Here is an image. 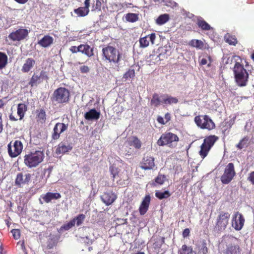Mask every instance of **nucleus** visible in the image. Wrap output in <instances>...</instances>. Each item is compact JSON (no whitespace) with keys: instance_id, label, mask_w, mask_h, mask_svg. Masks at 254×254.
<instances>
[{"instance_id":"obj_45","label":"nucleus","mask_w":254,"mask_h":254,"mask_svg":"<svg viewBox=\"0 0 254 254\" xmlns=\"http://www.w3.org/2000/svg\"><path fill=\"white\" fill-rule=\"evenodd\" d=\"M85 218V215L83 214H80L77 215L72 220H75V223L76 222L77 226L80 225L84 221Z\"/></svg>"},{"instance_id":"obj_28","label":"nucleus","mask_w":254,"mask_h":254,"mask_svg":"<svg viewBox=\"0 0 254 254\" xmlns=\"http://www.w3.org/2000/svg\"><path fill=\"white\" fill-rule=\"evenodd\" d=\"M128 144L129 146H133L137 149H140L142 145L141 141L135 136L129 138L128 140Z\"/></svg>"},{"instance_id":"obj_30","label":"nucleus","mask_w":254,"mask_h":254,"mask_svg":"<svg viewBox=\"0 0 254 254\" xmlns=\"http://www.w3.org/2000/svg\"><path fill=\"white\" fill-rule=\"evenodd\" d=\"M27 111V106L24 103H19L17 105V115L19 117V120H22L26 112Z\"/></svg>"},{"instance_id":"obj_20","label":"nucleus","mask_w":254,"mask_h":254,"mask_svg":"<svg viewBox=\"0 0 254 254\" xmlns=\"http://www.w3.org/2000/svg\"><path fill=\"white\" fill-rule=\"evenodd\" d=\"M150 196L149 194L146 195L143 198L139 208V213L141 215H144L148 209L150 203Z\"/></svg>"},{"instance_id":"obj_9","label":"nucleus","mask_w":254,"mask_h":254,"mask_svg":"<svg viewBox=\"0 0 254 254\" xmlns=\"http://www.w3.org/2000/svg\"><path fill=\"white\" fill-rule=\"evenodd\" d=\"M230 214L227 212H219L216 221L215 228L219 231L224 230L229 223Z\"/></svg>"},{"instance_id":"obj_16","label":"nucleus","mask_w":254,"mask_h":254,"mask_svg":"<svg viewBox=\"0 0 254 254\" xmlns=\"http://www.w3.org/2000/svg\"><path fill=\"white\" fill-rule=\"evenodd\" d=\"M156 37L155 33H152L147 36L140 38L139 40L140 47L144 48L148 47L149 45V40L151 44L154 45Z\"/></svg>"},{"instance_id":"obj_41","label":"nucleus","mask_w":254,"mask_h":254,"mask_svg":"<svg viewBox=\"0 0 254 254\" xmlns=\"http://www.w3.org/2000/svg\"><path fill=\"white\" fill-rule=\"evenodd\" d=\"M210 150V148L202 143L200 146V150L199 152L201 158L204 159L207 155Z\"/></svg>"},{"instance_id":"obj_50","label":"nucleus","mask_w":254,"mask_h":254,"mask_svg":"<svg viewBox=\"0 0 254 254\" xmlns=\"http://www.w3.org/2000/svg\"><path fill=\"white\" fill-rule=\"evenodd\" d=\"M11 232L12 233L13 237L14 239L18 240V239L20 238V231L19 229H12L11 231Z\"/></svg>"},{"instance_id":"obj_33","label":"nucleus","mask_w":254,"mask_h":254,"mask_svg":"<svg viewBox=\"0 0 254 254\" xmlns=\"http://www.w3.org/2000/svg\"><path fill=\"white\" fill-rule=\"evenodd\" d=\"M197 24L203 30L208 31L211 29L210 25L202 18L197 19Z\"/></svg>"},{"instance_id":"obj_57","label":"nucleus","mask_w":254,"mask_h":254,"mask_svg":"<svg viewBox=\"0 0 254 254\" xmlns=\"http://www.w3.org/2000/svg\"><path fill=\"white\" fill-rule=\"evenodd\" d=\"M164 118H165L164 120H165V122H166V124H167L168 122H169L171 120V114L169 113H166L165 115Z\"/></svg>"},{"instance_id":"obj_48","label":"nucleus","mask_w":254,"mask_h":254,"mask_svg":"<svg viewBox=\"0 0 254 254\" xmlns=\"http://www.w3.org/2000/svg\"><path fill=\"white\" fill-rule=\"evenodd\" d=\"M75 225V220H71L67 223L61 227V229L64 230H68Z\"/></svg>"},{"instance_id":"obj_58","label":"nucleus","mask_w":254,"mask_h":254,"mask_svg":"<svg viewBox=\"0 0 254 254\" xmlns=\"http://www.w3.org/2000/svg\"><path fill=\"white\" fill-rule=\"evenodd\" d=\"M248 180L253 184H254V172H252L250 173V176L248 178Z\"/></svg>"},{"instance_id":"obj_63","label":"nucleus","mask_w":254,"mask_h":254,"mask_svg":"<svg viewBox=\"0 0 254 254\" xmlns=\"http://www.w3.org/2000/svg\"><path fill=\"white\" fill-rule=\"evenodd\" d=\"M207 58H208V60H209V63H208V64H207V66H208V67H210V66H211V63H212V60L211 57L210 56H208L207 57Z\"/></svg>"},{"instance_id":"obj_38","label":"nucleus","mask_w":254,"mask_h":254,"mask_svg":"<svg viewBox=\"0 0 254 254\" xmlns=\"http://www.w3.org/2000/svg\"><path fill=\"white\" fill-rule=\"evenodd\" d=\"M162 103V101L160 100V98L159 95L157 93H154L152 98L150 101V104L152 106L157 107L159 106Z\"/></svg>"},{"instance_id":"obj_36","label":"nucleus","mask_w":254,"mask_h":254,"mask_svg":"<svg viewBox=\"0 0 254 254\" xmlns=\"http://www.w3.org/2000/svg\"><path fill=\"white\" fill-rule=\"evenodd\" d=\"M8 57L5 53L0 52V70L5 68L7 64Z\"/></svg>"},{"instance_id":"obj_34","label":"nucleus","mask_w":254,"mask_h":254,"mask_svg":"<svg viewBox=\"0 0 254 254\" xmlns=\"http://www.w3.org/2000/svg\"><path fill=\"white\" fill-rule=\"evenodd\" d=\"M126 20L127 22L133 23L139 19L138 14L133 13H128L125 16Z\"/></svg>"},{"instance_id":"obj_26","label":"nucleus","mask_w":254,"mask_h":254,"mask_svg":"<svg viewBox=\"0 0 254 254\" xmlns=\"http://www.w3.org/2000/svg\"><path fill=\"white\" fill-rule=\"evenodd\" d=\"M162 98V103L165 105H171L172 104H177L178 102V99L168 94H163L161 95Z\"/></svg>"},{"instance_id":"obj_37","label":"nucleus","mask_w":254,"mask_h":254,"mask_svg":"<svg viewBox=\"0 0 254 254\" xmlns=\"http://www.w3.org/2000/svg\"><path fill=\"white\" fill-rule=\"evenodd\" d=\"M224 39L226 42L228 43L229 45L235 46L238 42L235 36L230 35L228 33L225 35Z\"/></svg>"},{"instance_id":"obj_61","label":"nucleus","mask_w":254,"mask_h":254,"mask_svg":"<svg viewBox=\"0 0 254 254\" xmlns=\"http://www.w3.org/2000/svg\"><path fill=\"white\" fill-rule=\"evenodd\" d=\"M16 2L23 4L26 3L29 0H14Z\"/></svg>"},{"instance_id":"obj_17","label":"nucleus","mask_w":254,"mask_h":254,"mask_svg":"<svg viewBox=\"0 0 254 254\" xmlns=\"http://www.w3.org/2000/svg\"><path fill=\"white\" fill-rule=\"evenodd\" d=\"M101 197L102 201L106 205H110L115 201L117 196L114 192L111 191L104 192Z\"/></svg>"},{"instance_id":"obj_25","label":"nucleus","mask_w":254,"mask_h":254,"mask_svg":"<svg viewBox=\"0 0 254 254\" xmlns=\"http://www.w3.org/2000/svg\"><path fill=\"white\" fill-rule=\"evenodd\" d=\"M53 41V38L50 35H47L44 36L40 40H39L38 44L42 47L47 48L52 44Z\"/></svg>"},{"instance_id":"obj_40","label":"nucleus","mask_w":254,"mask_h":254,"mask_svg":"<svg viewBox=\"0 0 254 254\" xmlns=\"http://www.w3.org/2000/svg\"><path fill=\"white\" fill-rule=\"evenodd\" d=\"M74 12L79 17H84L88 15L89 11L83 7H79L74 9Z\"/></svg>"},{"instance_id":"obj_39","label":"nucleus","mask_w":254,"mask_h":254,"mask_svg":"<svg viewBox=\"0 0 254 254\" xmlns=\"http://www.w3.org/2000/svg\"><path fill=\"white\" fill-rule=\"evenodd\" d=\"M171 196V193L169 190H165L162 192L159 190H157L155 192V196L158 199L161 200L164 198H167Z\"/></svg>"},{"instance_id":"obj_51","label":"nucleus","mask_w":254,"mask_h":254,"mask_svg":"<svg viewBox=\"0 0 254 254\" xmlns=\"http://www.w3.org/2000/svg\"><path fill=\"white\" fill-rule=\"evenodd\" d=\"M80 72L82 73H88L89 70V67L87 65H82L80 67Z\"/></svg>"},{"instance_id":"obj_53","label":"nucleus","mask_w":254,"mask_h":254,"mask_svg":"<svg viewBox=\"0 0 254 254\" xmlns=\"http://www.w3.org/2000/svg\"><path fill=\"white\" fill-rule=\"evenodd\" d=\"M157 121L159 124L162 125H164L166 124V122H165V120L161 116H158Z\"/></svg>"},{"instance_id":"obj_32","label":"nucleus","mask_w":254,"mask_h":254,"mask_svg":"<svg viewBox=\"0 0 254 254\" xmlns=\"http://www.w3.org/2000/svg\"><path fill=\"white\" fill-rule=\"evenodd\" d=\"M189 45L198 49H203L204 47V43L200 40L192 39L189 42Z\"/></svg>"},{"instance_id":"obj_64","label":"nucleus","mask_w":254,"mask_h":254,"mask_svg":"<svg viewBox=\"0 0 254 254\" xmlns=\"http://www.w3.org/2000/svg\"><path fill=\"white\" fill-rule=\"evenodd\" d=\"M9 119L12 121H17V119L15 118V117L13 115H12V114L10 115Z\"/></svg>"},{"instance_id":"obj_47","label":"nucleus","mask_w":254,"mask_h":254,"mask_svg":"<svg viewBox=\"0 0 254 254\" xmlns=\"http://www.w3.org/2000/svg\"><path fill=\"white\" fill-rule=\"evenodd\" d=\"M164 243V238L163 237H162L161 238H159V239H157L156 242H155L153 245V248L155 249V250H159L162 245Z\"/></svg>"},{"instance_id":"obj_13","label":"nucleus","mask_w":254,"mask_h":254,"mask_svg":"<svg viewBox=\"0 0 254 254\" xmlns=\"http://www.w3.org/2000/svg\"><path fill=\"white\" fill-rule=\"evenodd\" d=\"M29 31L26 29L19 28L11 32L8 38L12 41H20L25 39L28 35Z\"/></svg>"},{"instance_id":"obj_1","label":"nucleus","mask_w":254,"mask_h":254,"mask_svg":"<svg viewBox=\"0 0 254 254\" xmlns=\"http://www.w3.org/2000/svg\"><path fill=\"white\" fill-rule=\"evenodd\" d=\"M44 158L43 151H29L24 156V163L28 168H36L43 161Z\"/></svg>"},{"instance_id":"obj_46","label":"nucleus","mask_w":254,"mask_h":254,"mask_svg":"<svg viewBox=\"0 0 254 254\" xmlns=\"http://www.w3.org/2000/svg\"><path fill=\"white\" fill-rule=\"evenodd\" d=\"M249 138L247 137H244L241 139L239 143L236 145L237 147L240 149H242L244 147L247 146V142L248 141Z\"/></svg>"},{"instance_id":"obj_10","label":"nucleus","mask_w":254,"mask_h":254,"mask_svg":"<svg viewBox=\"0 0 254 254\" xmlns=\"http://www.w3.org/2000/svg\"><path fill=\"white\" fill-rule=\"evenodd\" d=\"M49 77L47 71L44 70L35 71L32 75L29 82V85L31 87L37 86L38 84L42 82L43 80L47 81Z\"/></svg>"},{"instance_id":"obj_59","label":"nucleus","mask_w":254,"mask_h":254,"mask_svg":"<svg viewBox=\"0 0 254 254\" xmlns=\"http://www.w3.org/2000/svg\"><path fill=\"white\" fill-rule=\"evenodd\" d=\"M90 0H85L84 1V7L85 9H86L88 11H89V7H90Z\"/></svg>"},{"instance_id":"obj_5","label":"nucleus","mask_w":254,"mask_h":254,"mask_svg":"<svg viewBox=\"0 0 254 254\" xmlns=\"http://www.w3.org/2000/svg\"><path fill=\"white\" fill-rule=\"evenodd\" d=\"M69 91L64 87H59L56 89L51 97V100L56 104H64L69 101Z\"/></svg>"},{"instance_id":"obj_8","label":"nucleus","mask_w":254,"mask_h":254,"mask_svg":"<svg viewBox=\"0 0 254 254\" xmlns=\"http://www.w3.org/2000/svg\"><path fill=\"white\" fill-rule=\"evenodd\" d=\"M23 148V145L21 141H11L7 145L8 155L11 158H15L21 153Z\"/></svg>"},{"instance_id":"obj_23","label":"nucleus","mask_w":254,"mask_h":254,"mask_svg":"<svg viewBox=\"0 0 254 254\" xmlns=\"http://www.w3.org/2000/svg\"><path fill=\"white\" fill-rule=\"evenodd\" d=\"M100 113L95 109H92L86 112L84 115V118L86 120H97L100 118Z\"/></svg>"},{"instance_id":"obj_4","label":"nucleus","mask_w":254,"mask_h":254,"mask_svg":"<svg viewBox=\"0 0 254 254\" xmlns=\"http://www.w3.org/2000/svg\"><path fill=\"white\" fill-rule=\"evenodd\" d=\"M179 141L178 136L171 132H165L163 133L157 141V144L160 146H168L174 148Z\"/></svg>"},{"instance_id":"obj_22","label":"nucleus","mask_w":254,"mask_h":254,"mask_svg":"<svg viewBox=\"0 0 254 254\" xmlns=\"http://www.w3.org/2000/svg\"><path fill=\"white\" fill-rule=\"evenodd\" d=\"M35 64V61L31 58H29L26 59L23 64L21 71L24 73L28 72L33 68Z\"/></svg>"},{"instance_id":"obj_44","label":"nucleus","mask_w":254,"mask_h":254,"mask_svg":"<svg viewBox=\"0 0 254 254\" xmlns=\"http://www.w3.org/2000/svg\"><path fill=\"white\" fill-rule=\"evenodd\" d=\"M135 76V70L133 69H129L123 75V78L127 80L129 78H133Z\"/></svg>"},{"instance_id":"obj_14","label":"nucleus","mask_w":254,"mask_h":254,"mask_svg":"<svg viewBox=\"0 0 254 254\" xmlns=\"http://www.w3.org/2000/svg\"><path fill=\"white\" fill-rule=\"evenodd\" d=\"M155 159L151 155H145L139 163V167L144 170H152L155 166Z\"/></svg>"},{"instance_id":"obj_21","label":"nucleus","mask_w":254,"mask_h":254,"mask_svg":"<svg viewBox=\"0 0 254 254\" xmlns=\"http://www.w3.org/2000/svg\"><path fill=\"white\" fill-rule=\"evenodd\" d=\"M44 202L49 203L53 199H58L61 197V195L58 192H48L41 196Z\"/></svg>"},{"instance_id":"obj_2","label":"nucleus","mask_w":254,"mask_h":254,"mask_svg":"<svg viewBox=\"0 0 254 254\" xmlns=\"http://www.w3.org/2000/svg\"><path fill=\"white\" fill-rule=\"evenodd\" d=\"M235 81L240 87L246 86L248 82L249 73L244 66L238 62L235 64L233 69Z\"/></svg>"},{"instance_id":"obj_24","label":"nucleus","mask_w":254,"mask_h":254,"mask_svg":"<svg viewBox=\"0 0 254 254\" xmlns=\"http://www.w3.org/2000/svg\"><path fill=\"white\" fill-rule=\"evenodd\" d=\"M80 51L82 54L85 55L88 57L94 56L93 48L87 44H80L79 45Z\"/></svg>"},{"instance_id":"obj_19","label":"nucleus","mask_w":254,"mask_h":254,"mask_svg":"<svg viewBox=\"0 0 254 254\" xmlns=\"http://www.w3.org/2000/svg\"><path fill=\"white\" fill-rule=\"evenodd\" d=\"M36 119L38 123L44 124L47 121V115L45 110L42 108L36 110Z\"/></svg>"},{"instance_id":"obj_11","label":"nucleus","mask_w":254,"mask_h":254,"mask_svg":"<svg viewBox=\"0 0 254 254\" xmlns=\"http://www.w3.org/2000/svg\"><path fill=\"white\" fill-rule=\"evenodd\" d=\"M32 175L30 173H18L15 179V186L18 188H22L28 185L31 181Z\"/></svg>"},{"instance_id":"obj_29","label":"nucleus","mask_w":254,"mask_h":254,"mask_svg":"<svg viewBox=\"0 0 254 254\" xmlns=\"http://www.w3.org/2000/svg\"><path fill=\"white\" fill-rule=\"evenodd\" d=\"M224 254H240V247L237 245H230L224 252Z\"/></svg>"},{"instance_id":"obj_12","label":"nucleus","mask_w":254,"mask_h":254,"mask_svg":"<svg viewBox=\"0 0 254 254\" xmlns=\"http://www.w3.org/2000/svg\"><path fill=\"white\" fill-rule=\"evenodd\" d=\"M245 222L243 215L239 211L234 212L232 218V227L236 231L241 230Z\"/></svg>"},{"instance_id":"obj_6","label":"nucleus","mask_w":254,"mask_h":254,"mask_svg":"<svg viewBox=\"0 0 254 254\" xmlns=\"http://www.w3.org/2000/svg\"><path fill=\"white\" fill-rule=\"evenodd\" d=\"M196 125L201 129L211 130L215 128V125L207 115H198L194 118Z\"/></svg>"},{"instance_id":"obj_55","label":"nucleus","mask_w":254,"mask_h":254,"mask_svg":"<svg viewBox=\"0 0 254 254\" xmlns=\"http://www.w3.org/2000/svg\"><path fill=\"white\" fill-rule=\"evenodd\" d=\"M190 231L189 228H186L183 232V236L184 238H186L190 235Z\"/></svg>"},{"instance_id":"obj_18","label":"nucleus","mask_w":254,"mask_h":254,"mask_svg":"<svg viewBox=\"0 0 254 254\" xmlns=\"http://www.w3.org/2000/svg\"><path fill=\"white\" fill-rule=\"evenodd\" d=\"M72 145L71 143H65V142H60L56 148V152L57 154H64L72 149Z\"/></svg>"},{"instance_id":"obj_60","label":"nucleus","mask_w":254,"mask_h":254,"mask_svg":"<svg viewBox=\"0 0 254 254\" xmlns=\"http://www.w3.org/2000/svg\"><path fill=\"white\" fill-rule=\"evenodd\" d=\"M101 6V2L100 1V0H96L95 9L100 10Z\"/></svg>"},{"instance_id":"obj_62","label":"nucleus","mask_w":254,"mask_h":254,"mask_svg":"<svg viewBox=\"0 0 254 254\" xmlns=\"http://www.w3.org/2000/svg\"><path fill=\"white\" fill-rule=\"evenodd\" d=\"M207 64V60L206 59L203 58L201 60L200 64L201 65H205Z\"/></svg>"},{"instance_id":"obj_15","label":"nucleus","mask_w":254,"mask_h":254,"mask_svg":"<svg viewBox=\"0 0 254 254\" xmlns=\"http://www.w3.org/2000/svg\"><path fill=\"white\" fill-rule=\"evenodd\" d=\"M67 128L68 124L61 123H57L56 124L53 128V132L52 134V139H58L60 137V134L67 130Z\"/></svg>"},{"instance_id":"obj_31","label":"nucleus","mask_w":254,"mask_h":254,"mask_svg":"<svg viewBox=\"0 0 254 254\" xmlns=\"http://www.w3.org/2000/svg\"><path fill=\"white\" fill-rule=\"evenodd\" d=\"M178 254H196L191 246L183 245L178 251Z\"/></svg>"},{"instance_id":"obj_27","label":"nucleus","mask_w":254,"mask_h":254,"mask_svg":"<svg viewBox=\"0 0 254 254\" xmlns=\"http://www.w3.org/2000/svg\"><path fill=\"white\" fill-rule=\"evenodd\" d=\"M218 139V137L215 135H209L204 138L202 143L211 149Z\"/></svg>"},{"instance_id":"obj_49","label":"nucleus","mask_w":254,"mask_h":254,"mask_svg":"<svg viewBox=\"0 0 254 254\" xmlns=\"http://www.w3.org/2000/svg\"><path fill=\"white\" fill-rule=\"evenodd\" d=\"M110 172L112 175V177L113 179V181H114L115 179L119 175V172L118 171V169L115 167H110Z\"/></svg>"},{"instance_id":"obj_56","label":"nucleus","mask_w":254,"mask_h":254,"mask_svg":"<svg viewBox=\"0 0 254 254\" xmlns=\"http://www.w3.org/2000/svg\"><path fill=\"white\" fill-rule=\"evenodd\" d=\"M165 5L168 6H173L176 4V3L174 1H172L170 0H166L165 1Z\"/></svg>"},{"instance_id":"obj_52","label":"nucleus","mask_w":254,"mask_h":254,"mask_svg":"<svg viewBox=\"0 0 254 254\" xmlns=\"http://www.w3.org/2000/svg\"><path fill=\"white\" fill-rule=\"evenodd\" d=\"M69 50L72 53H76L77 52H79V46H78V47L72 46L69 48Z\"/></svg>"},{"instance_id":"obj_35","label":"nucleus","mask_w":254,"mask_h":254,"mask_svg":"<svg viewBox=\"0 0 254 254\" xmlns=\"http://www.w3.org/2000/svg\"><path fill=\"white\" fill-rule=\"evenodd\" d=\"M169 20V15L168 14H163L158 16L156 20V23L159 25L166 23Z\"/></svg>"},{"instance_id":"obj_42","label":"nucleus","mask_w":254,"mask_h":254,"mask_svg":"<svg viewBox=\"0 0 254 254\" xmlns=\"http://www.w3.org/2000/svg\"><path fill=\"white\" fill-rule=\"evenodd\" d=\"M208 253L207 244L205 241H203L201 245L198 247V254H208Z\"/></svg>"},{"instance_id":"obj_3","label":"nucleus","mask_w":254,"mask_h":254,"mask_svg":"<svg viewBox=\"0 0 254 254\" xmlns=\"http://www.w3.org/2000/svg\"><path fill=\"white\" fill-rule=\"evenodd\" d=\"M102 52L103 56L102 59L104 61L117 64H118L121 60V55L119 51L112 46H107L103 48Z\"/></svg>"},{"instance_id":"obj_43","label":"nucleus","mask_w":254,"mask_h":254,"mask_svg":"<svg viewBox=\"0 0 254 254\" xmlns=\"http://www.w3.org/2000/svg\"><path fill=\"white\" fill-rule=\"evenodd\" d=\"M166 176L165 175L159 173L158 176L155 178L154 182L159 185H163L166 181Z\"/></svg>"},{"instance_id":"obj_7","label":"nucleus","mask_w":254,"mask_h":254,"mask_svg":"<svg viewBox=\"0 0 254 254\" xmlns=\"http://www.w3.org/2000/svg\"><path fill=\"white\" fill-rule=\"evenodd\" d=\"M235 176L234 165L232 163H229L226 166L224 173L220 178V180L223 184H228Z\"/></svg>"},{"instance_id":"obj_54","label":"nucleus","mask_w":254,"mask_h":254,"mask_svg":"<svg viewBox=\"0 0 254 254\" xmlns=\"http://www.w3.org/2000/svg\"><path fill=\"white\" fill-rule=\"evenodd\" d=\"M17 245H19L20 246L21 249L23 251L25 252L26 248L25 246V244L24 241H20L17 243Z\"/></svg>"}]
</instances>
